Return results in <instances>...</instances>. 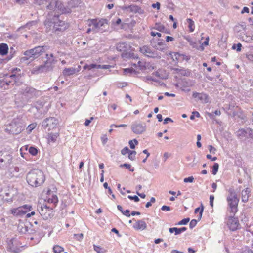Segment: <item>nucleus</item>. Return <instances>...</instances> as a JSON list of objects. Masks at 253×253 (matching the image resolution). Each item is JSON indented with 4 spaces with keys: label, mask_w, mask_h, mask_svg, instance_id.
Segmentation results:
<instances>
[{
    "label": "nucleus",
    "mask_w": 253,
    "mask_h": 253,
    "mask_svg": "<svg viewBox=\"0 0 253 253\" xmlns=\"http://www.w3.org/2000/svg\"><path fill=\"white\" fill-rule=\"evenodd\" d=\"M45 26L48 32H52L63 31L68 27L67 24L61 19L59 15H54L52 13L48 14L45 21Z\"/></svg>",
    "instance_id": "nucleus-1"
},
{
    "label": "nucleus",
    "mask_w": 253,
    "mask_h": 253,
    "mask_svg": "<svg viewBox=\"0 0 253 253\" xmlns=\"http://www.w3.org/2000/svg\"><path fill=\"white\" fill-rule=\"evenodd\" d=\"M45 178L43 173L40 170L35 169L29 171L26 176L27 183L33 187H37L42 185Z\"/></svg>",
    "instance_id": "nucleus-2"
},
{
    "label": "nucleus",
    "mask_w": 253,
    "mask_h": 253,
    "mask_svg": "<svg viewBox=\"0 0 253 253\" xmlns=\"http://www.w3.org/2000/svg\"><path fill=\"white\" fill-rule=\"evenodd\" d=\"M48 46H38L34 48L25 51L23 57L21 58L22 61L30 60L32 61L39 57L41 55L49 50Z\"/></svg>",
    "instance_id": "nucleus-3"
},
{
    "label": "nucleus",
    "mask_w": 253,
    "mask_h": 253,
    "mask_svg": "<svg viewBox=\"0 0 253 253\" xmlns=\"http://www.w3.org/2000/svg\"><path fill=\"white\" fill-rule=\"evenodd\" d=\"M46 60L44 64L40 66H36L32 70L33 74H39L51 71L53 70L54 65L56 63V60L54 58L51 59L49 57V54H46Z\"/></svg>",
    "instance_id": "nucleus-4"
},
{
    "label": "nucleus",
    "mask_w": 253,
    "mask_h": 253,
    "mask_svg": "<svg viewBox=\"0 0 253 253\" xmlns=\"http://www.w3.org/2000/svg\"><path fill=\"white\" fill-rule=\"evenodd\" d=\"M24 121L20 117L14 118L6 126L5 131L12 134H18L23 130L25 126Z\"/></svg>",
    "instance_id": "nucleus-5"
},
{
    "label": "nucleus",
    "mask_w": 253,
    "mask_h": 253,
    "mask_svg": "<svg viewBox=\"0 0 253 253\" xmlns=\"http://www.w3.org/2000/svg\"><path fill=\"white\" fill-rule=\"evenodd\" d=\"M229 192V194L227 197V200L230 209V212L234 215L237 211V206L239 200L233 188H230Z\"/></svg>",
    "instance_id": "nucleus-6"
},
{
    "label": "nucleus",
    "mask_w": 253,
    "mask_h": 253,
    "mask_svg": "<svg viewBox=\"0 0 253 253\" xmlns=\"http://www.w3.org/2000/svg\"><path fill=\"white\" fill-rule=\"evenodd\" d=\"M107 24V20L105 19H92L89 23V26H92V31L95 32H102Z\"/></svg>",
    "instance_id": "nucleus-7"
},
{
    "label": "nucleus",
    "mask_w": 253,
    "mask_h": 253,
    "mask_svg": "<svg viewBox=\"0 0 253 253\" xmlns=\"http://www.w3.org/2000/svg\"><path fill=\"white\" fill-rule=\"evenodd\" d=\"M47 7L48 9L58 10L61 13H70L71 12V10L69 8H65L61 1L59 0H52Z\"/></svg>",
    "instance_id": "nucleus-8"
},
{
    "label": "nucleus",
    "mask_w": 253,
    "mask_h": 253,
    "mask_svg": "<svg viewBox=\"0 0 253 253\" xmlns=\"http://www.w3.org/2000/svg\"><path fill=\"white\" fill-rule=\"evenodd\" d=\"M32 206L29 205H24L17 208H13L10 210L11 213L16 216H22L25 214L28 211H30Z\"/></svg>",
    "instance_id": "nucleus-9"
},
{
    "label": "nucleus",
    "mask_w": 253,
    "mask_h": 253,
    "mask_svg": "<svg viewBox=\"0 0 253 253\" xmlns=\"http://www.w3.org/2000/svg\"><path fill=\"white\" fill-rule=\"evenodd\" d=\"M140 51L145 56L150 58L160 59L161 57L160 54L154 51L150 46L144 45L140 48Z\"/></svg>",
    "instance_id": "nucleus-10"
},
{
    "label": "nucleus",
    "mask_w": 253,
    "mask_h": 253,
    "mask_svg": "<svg viewBox=\"0 0 253 253\" xmlns=\"http://www.w3.org/2000/svg\"><path fill=\"white\" fill-rule=\"evenodd\" d=\"M12 157L9 154L0 156V169H6L12 163Z\"/></svg>",
    "instance_id": "nucleus-11"
},
{
    "label": "nucleus",
    "mask_w": 253,
    "mask_h": 253,
    "mask_svg": "<svg viewBox=\"0 0 253 253\" xmlns=\"http://www.w3.org/2000/svg\"><path fill=\"white\" fill-rule=\"evenodd\" d=\"M58 123V121L57 119L54 117H50L43 121L42 126L45 129L50 130L56 128Z\"/></svg>",
    "instance_id": "nucleus-12"
},
{
    "label": "nucleus",
    "mask_w": 253,
    "mask_h": 253,
    "mask_svg": "<svg viewBox=\"0 0 253 253\" xmlns=\"http://www.w3.org/2000/svg\"><path fill=\"white\" fill-rule=\"evenodd\" d=\"M226 225L229 229L232 231L237 230L239 228L240 226L238 219L232 216L228 217L226 221Z\"/></svg>",
    "instance_id": "nucleus-13"
},
{
    "label": "nucleus",
    "mask_w": 253,
    "mask_h": 253,
    "mask_svg": "<svg viewBox=\"0 0 253 253\" xmlns=\"http://www.w3.org/2000/svg\"><path fill=\"white\" fill-rule=\"evenodd\" d=\"M131 130L136 134H142L146 130V125L145 123L135 122L131 125Z\"/></svg>",
    "instance_id": "nucleus-14"
},
{
    "label": "nucleus",
    "mask_w": 253,
    "mask_h": 253,
    "mask_svg": "<svg viewBox=\"0 0 253 253\" xmlns=\"http://www.w3.org/2000/svg\"><path fill=\"white\" fill-rule=\"evenodd\" d=\"M7 243L8 250L15 253H18L20 252V248L17 247L18 241L15 238L7 240Z\"/></svg>",
    "instance_id": "nucleus-15"
},
{
    "label": "nucleus",
    "mask_w": 253,
    "mask_h": 253,
    "mask_svg": "<svg viewBox=\"0 0 253 253\" xmlns=\"http://www.w3.org/2000/svg\"><path fill=\"white\" fill-rule=\"evenodd\" d=\"M22 92L27 97L31 98L37 96L39 91L33 87L25 86L22 88Z\"/></svg>",
    "instance_id": "nucleus-16"
},
{
    "label": "nucleus",
    "mask_w": 253,
    "mask_h": 253,
    "mask_svg": "<svg viewBox=\"0 0 253 253\" xmlns=\"http://www.w3.org/2000/svg\"><path fill=\"white\" fill-rule=\"evenodd\" d=\"M192 97L196 99V101H200L202 103H206L209 101L208 95L204 93L194 92Z\"/></svg>",
    "instance_id": "nucleus-17"
},
{
    "label": "nucleus",
    "mask_w": 253,
    "mask_h": 253,
    "mask_svg": "<svg viewBox=\"0 0 253 253\" xmlns=\"http://www.w3.org/2000/svg\"><path fill=\"white\" fill-rule=\"evenodd\" d=\"M21 75V70L17 68H13L11 71V75H10V78L13 79L14 83L16 82V80H18L20 78Z\"/></svg>",
    "instance_id": "nucleus-18"
},
{
    "label": "nucleus",
    "mask_w": 253,
    "mask_h": 253,
    "mask_svg": "<svg viewBox=\"0 0 253 253\" xmlns=\"http://www.w3.org/2000/svg\"><path fill=\"white\" fill-rule=\"evenodd\" d=\"M133 227L136 230H143L146 229L147 224L144 221L139 220L133 224Z\"/></svg>",
    "instance_id": "nucleus-19"
},
{
    "label": "nucleus",
    "mask_w": 253,
    "mask_h": 253,
    "mask_svg": "<svg viewBox=\"0 0 253 253\" xmlns=\"http://www.w3.org/2000/svg\"><path fill=\"white\" fill-rule=\"evenodd\" d=\"M50 208L49 207L46 205H44V206L41 207L40 209L39 210V212L40 214L44 217V218H47L48 216L49 215V213L47 214V211H50Z\"/></svg>",
    "instance_id": "nucleus-20"
},
{
    "label": "nucleus",
    "mask_w": 253,
    "mask_h": 253,
    "mask_svg": "<svg viewBox=\"0 0 253 253\" xmlns=\"http://www.w3.org/2000/svg\"><path fill=\"white\" fill-rule=\"evenodd\" d=\"M153 29L161 32L165 33L166 34H170L169 30L166 28L163 25L160 23H156Z\"/></svg>",
    "instance_id": "nucleus-21"
},
{
    "label": "nucleus",
    "mask_w": 253,
    "mask_h": 253,
    "mask_svg": "<svg viewBox=\"0 0 253 253\" xmlns=\"http://www.w3.org/2000/svg\"><path fill=\"white\" fill-rule=\"evenodd\" d=\"M50 190H48L47 193V194L49 195V197L47 199V202L49 203L53 204L55 206L58 202V197L56 195H52L51 196H50Z\"/></svg>",
    "instance_id": "nucleus-22"
},
{
    "label": "nucleus",
    "mask_w": 253,
    "mask_h": 253,
    "mask_svg": "<svg viewBox=\"0 0 253 253\" xmlns=\"http://www.w3.org/2000/svg\"><path fill=\"white\" fill-rule=\"evenodd\" d=\"M251 191L248 188H246L242 191V201L243 202H247L248 201L249 195Z\"/></svg>",
    "instance_id": "nucleus-23"
},
{
    "label": "nucleus",
    "mask_w": 253,
    "mask_h": 253,
    "mask_svg": "<svg viewBox=\"0 0 253 253\" xmlns=\"http://www.w3.org/2000/svg\"><path fill=\"white\" fill-rule=\"evenodd\" d=\"M126 44L125 43H119L117 45L116 49L118 51L123 52V53L122 54V56L124 57H127V56L126 55V54L124 52L126 51Z\"/></svg>",
    "instance_id": "nucleus-24"
},
{
    "label": "nucleus",
    "mask_w": 253,
    "mask_h": 253,
    "mask_svg": "<svg viewBox=\"0 0 253 253\" xmlns=\"http://www.w3.org/2000/svg\"><path fill=\"white\" fill-rule=\"evenodd\" d=\"M186 230V227H182L180 228H178L176 227L170 228H169V231L172 233L174 232L175 235H178L182 232H183Z\"/></svg>",
    "instance_id": "nucleus-25"
},
{
    "label": "nucleus",
    "mask_w": 253,
    "mask_h": 253,
    "mask_svg": "<svg viewBox=\"0 0 253 253\" xmlns=\"http://www.w3.org/2000/svg\"><path fill=\"white\" fill-rule=\"evenodd\" d=\"M8 50V47L6 44L1 43L0 44V54L1 55H6Z\"/></svg>",
    "instance_id": "nucleus-26"
},
{
    "label": "nucleus",
    "mask_w": 253,
    "mask_h": 253,
    "mask_svg": "<svg viewBox=\"0 0 253 253\" xmlns=\"http://www.w3.org/2000/svg\"><path fill=\"white\" fill-rule=\"evenodd\" d=\"M76 69L74 68H65L63 71V74L64 76H70L75 74Z\"/></svg>",
    "instance_id": "nucleus-27"
},
{
    "label": "nucleus",
    "mask_w": 253,
    "mask_h": 253,
    "mask_svg": "<svg viewBox=\"0 0 253 253\" xmlns=\"http://www.w3.org/2000/svg\"><path fill=\"white\" fill-rule=\"evenodd\" d=\"M236 133L238 137L242 139L247 137V131L246 129H240L237 131Z\"/></svg>",
    "instance_id": "nucleus-28"
},
{
    "label": "nucleus",
    "mask_w": 253,
    "mask_h": 253,
    "mask_svg": "<svg viewBox=\"0 0 253 253\" xmlns=\"http://www.w3.org/2000/svg\"><path fill=\"white\" fill-rule=\"evenodd\" d=\"M129 8L128 12H133V13H137L139 12V10H140V8L136 5L135 4H131L130 5H129Z\"/></svg>",
    "instance_id": "nucleus-29"
},
{
    "label": "nucleus",
    "mask_w": 253,
    "mask_h": 253,
    "mask_svg": "<svg viewBox=\"0 0 253 253\" xmlns=\"http://www.w3.org/2000/svg\"><path fill=\"white\" fill-rule=\"evenodd\" d=\"M59 134L58 133H50L48 135V141L51 142H55L58 138Z\"/></svg>",
    "instance_id": "nucleus-30"
},
{
    "label": "nucleus",
    "mask_w": 253,
    "mask_h": 253,
    "mask_svg": "<svg viewBox=\"0 0 253 253\" xmlns=\"http://www.w3.org/2000/svg\"><path fill=\"white\" fill-rule=\"evenodd\" d=\"M187 21L188 23V28H189L190 32H193L195 28V24L194 21L190 18H188L187 19Z\"/></svg>",
    "instance_id": "nucleus-31"
},
{
    "label": "nucleus",
    "mask_w": 253,
    "mask_h": 253,
    "mask_svg": "<svg viewBox=\"0 0 253 253\" xmlns=\"http://www.w3.org/2000/svg\"><path fill=\"white\" fill-rule=\"evenodd\" d=\"M54 253H60L64 251V248L59 245H55L53 248Z\"/></svg>",
    "instance_id": "nucleus-32"
},
{
    "label": "nucleus",
    "mask_w": 253,
    "mask_h": 253,
    "mask_svg": "<svg viewBox=\"0 0 253 253\" xmlns=\"http://www.w3.org/2000/svg\"><path fill=\"white\" fill-rule=\"evenodd\" d=\"M93 247L94 251L97 253H105L106 252V250L100 246L94 245Z\"/></svg>",
    "instance_id": "nucleus-33"
},
{
    "label": "nucleus",
    "mask_w": 253,
    "mask_h": 253,
    "mask_svg": "<svg viewBox=\"0 0 253 253\" xmlns=\"http://www.w3.org/2000/svg\"><path fill=\"white\" fill-rule=\"evenodd\" d=\"M243 41L247 42H252L253 41V39L252 36H248L246 34H244V35L242 37Z\"/></svg>",
    "instance_id": "nucleus-34"
},
{
    "label": "nucleus",
    "mask_w": 253,
    "mask_h": 253,
    "mask_svg": "<svg viewBox=\"0 0 253 253\" xmlns=\"http://www.w3.org/2000/svg\"><path fill=\"white\" fill-rule=\"evenodd\" d=\"M36 123H32L28 125L26 129L27 132L28 133H31L32 131L36 127Z\"/></svg>",
    "instance_id": "nucleus-35"
},
{
    "label": "nucleus",
    "mask_w": 253,
    "mask_h": 253,
    "mask_svg": "<svg viewBox=\"0 0 253 253\" xmlns=\"http://www.w3.org/2000/svg\"><path fill=\"white\" fill-rule=\"evenodd\" d=\"M128 158L133 161L135 159V156L136 154V152L135 151H131L128 153Z\"/></svg>",
    "instance_id": "nucleus-36"
},
{
    "label": "nucleus",
    "mask_w": 253,
    "mask_h": 253,
    "mask_svg": "<svg viewBox=\"0 0 253 253\" xmlns=\"http://www.w3.org/2000/svg\"><path fill=\"white\" fill-rule=\"evenodd\" d=\"M219 165L218 163H215L214 164L212 167V174L213 175H216L218 169Z\"/></svg>",
    "instance_id": "nucleus-37"
},
{
    "label": "nucleus",
    "mask_w": 253,
    "mask_h": 253,
    "mask_svg": "<svg viewBox=\"0 0 253 253\" xmlns=\"http://www.w3.org/2000/svg\"><path fill=\"white\" fill-rule=\"evenodd\" d=\"M138 143V141L136 139H134L133 140H130L129 142V144L130 146V147L131 149H134L135 147V145H137Z\"/></svg>",
    "instance_id": "nucleus-38"
},
{
    "label": "nucleus",
    "mask_w": 253,
    "mask_h": 253,
    "mask_svg": "<svg viewBox=\"0 0 253 253\" xmlns=\"http://www.w3.org/2000/svg\"><path fill=\"white\" fill-rule=\"evenodd\" d=\"M29 152L32 155L35 156L38 153V150L34 147H30L29 149Z\"/></svg>",
    "instance_id": "nucleus-39"
},
{
    "label": "nucleus",
    "mask_w": 253,
    "mask_h": 253,
    "mask_svg": "<svg viewBox=\"0 0 253 253\" xmlns=\"http://www.w3.org/2000/svg\"><path fill=\"white\" fill-rule=\"evenodd\" d=\"M98 66V65L94 64H92L90 65H85L84 67V69H91L95 68H97Z\"/></svg>",
    "instance_id": "nucleus-40"
},
{
    "label": "nucleus",
    "mask_w": 253,
    "mask_h": 253,
    "mask_svg": "<svg viewBox=\"0 0 253 253\" xmlns=\"http://www.w3.org/2000/svg\"><path fill=\"white\" fill-rule=\"evenodd\" d=\"M120 167H125V168H126V169H129V170H130V171H132H132H133L134 170V168H131V165H130V164H129L125 163V164H123V165H120Z\"/></svg>",
    "instance_id": "nucleus-41"
},
{
    "label": "nucleus",
    "mask_w": 253,
    "mask_h": 253,
    "mask_svg": "<svg viewBox=\"0 0 253 253\" xmlns=\"http://www.w3.org/2000/svg\"><path fill=\"white\" fill-rule=\"evenodd\" d=\"M190 220V219L189 218H184L183 219H182V220L180 221L178 223V225H186L188 223V222Z\"/></svg>",
    "instance_id": "nucleus-42"
},
{
    "label": "nucleus",
    "mask_w": 253,
    "mask_h": 253,
    "mask_svg": "<svg viewBox=\"0 0 253 253\" xmlns=\"http://www.w3.org/2000/svg\"><path fill=\"white\" fill-rule=\"evenodd\" d=\"M197 223V221L196 219H192L189 224V227L191 229L193 228L194 227L196 226Z\"/></svg>",
    "instance_id": "nucleus-43"
},
{
    "label": "nucleus",
    "mask_w": 253,
    "mask_h": 253,
    "mask_svg": "<svg viewBox=\"0 0 253 253\" xmlns=\"http://www.w3.org/2000/svg\"><path fill=\"white\" fill-rule=\"evenodd\" d=\"M180 74L183 76H188L190 74V72L188 70L182 68Z\"/></svg>",
    "instance_id": "nucleus-44"
},
{
    "label": "nucleus",
    "mask_w": 253,
    "mask_h": 253,
    "mask_svg": "<svg viewBox=\"0 0 253 253\" xmlns=\"http://www.w3.org/2000/svg\"><path fill=\"white\" fill-rule=\"evenodd\" d=\"M128 198L130 199V200H134L135 202H138L139 201L140 199L139 198H138V196H130V195H129L128 196Z\"/></svg>",
    "instance_id": "nucleus-45"
},
{
    "label": "nucleus",
    "mask_w": 253,
    "mask_h": 253,
    "mask_svg": "<svg viewBox=\"0 0 253 253\" xmlns=\"http://www.w3.org/2000/svg\"><path fill=\"white\" fill-rule=\"evenodd\" d=\"M130 151V150L128 149V148L127 147H126L121 150V154L122 155H125L127 153L128 154Z\"/></svg>",
    "instance_id": "nucleus-46"
},
{
    "label": "nucleus",
    "mask_w": 253,
    "mask_h": 253,
    "mask_svg": "<svg viewBox=\"0 0 253 253\" xmlns=\"http://www.w3.org/2000/svg\"><path fill=\"white\" fill-rule=\"evenodd\" d=\"M194 180V178L193 176H190L187 178H185L184 179V182H192Z\"/></svg>",
    "instance_id": "nucleus-47"
},
{
    "label": "nucleus",
    "mask_w": 253,
    "mask_h": 253,
    "mask_svg": "<svg viewBox=\"0 0 253 253\" xmlns=\"http://www.w3.org/2000/svg\"><path fill=\"white\" fill-rule=\"evenodd\" d=\"M110 67H111V66L108 65H98L97 68L98 69H109Z\"/></svg>",
    "instance_id": "nucleus-48"
},
{
    "label": "nucleus",
    "mask_w": 253,
    "mask_h": 253,
    "mask_svg": "<svg viewBox=\"0 0 253 253\" xmlns=\"http://www.w3.org/2000/svg\"><path fill=\"white\" fill-rule=\"evenodd\" d=\"M101 139L103 144H104V145L106 143V142H107V140H108L107 137L106 135H103L101 137Z\"/></svg>",
    "instance_id": "nucleus-49"
},
{
    "label": "nucleus",
    "mask_w": 253,
    "mask_h": 253,
    "mask_svg": "<svg viewBox=\"0 0 253 253\" xmlns=\"http://www.w3.org/2000/svg\"><path fill=\"white\" fill-rule=\"evenodd\" d=\"M37 24V22L36 21H31L29 23H28L26 25V27H29L30 28V27L33 26V25H36Z\"/></svg>",
    "instance_id": "nucleus-50"
},
{
    "label": "nucleus",
    "mask_w": 253,
    "mask_h": 253,
    "mask_svg": "<svg viewBox=\"0 0 253 253\" xmlns=\"http://www.w3.org/2000/svg\"><path fill=\"white\" fill-rule=\"evenodd\" d=\"M214 199V197L213 195H210V204L211 206V207H213V200Z\"/></svg>",
    "instance_id": "nucleus-51"
},
{
    "label": "nucleus",
    "mask_w": 253,
    "mask_h": 253,
    "mask_svg": "<svg viewBox=\"0 0 253 253\" xmlns=\"http://www.w3.org/2000/svg\"><path fill=\"white\" fill-rule=\"evenodd\" d=\"M126 124H121L120 125H116L112 124L110 126L111 127H114L116 128L120 127H126Z\"/></svg>",
    "instance_id": "nucleus-52"
},
{
    "label": "nucleus",
    "mask_w": 253,
    "mask_h": 253,
    "mask_svg": "<svg viewBox=\"0 0 253 253\" xmlns=\"http://www.w3.org/2000/svg\"><path fill=\"white\" fill-rule=\"evenodd\" d=\"M208 149H209V151L211 153H215V152L216 151V149L214 147H213L212 146L209 145L208 146Z\"/></svg>",
    "instance_id": "nucleus-53"
},
{
    "label": "nucleus",
    "mask_w": 253,
    "mask_h": 253,
    "mask_svg": "<svg viewBox=\"0 0 253 253\" xmlns=\"http://www.w3.org/2000/svg\"><path fill=\"white\" fill-rule=\"evenodd\" d=\"M94 118L93 117H91L89 119H86L85 122H84V125L85 126H89V124L90 123L91 121L93 120Z\"/></svg>",
    "instance_id": "nucleus-54"
},
{
    "label": "nucleus",
    "mask_w": 253,
    "mask_h": 253,
    "mask_svg": "<svg viewBox=\"0 0 253 253\" xmlns=\"http://www.w3.org/2000/svg\"><path fill=\"white\" fill-rule=\"evenodd\" d=\"M201 206H202V208H201V209L200 210L199 215H198V220H200L201 219V217H202V213H203V210H204V207H203L202 204H201Z\"/></svg>",
    "instance_id": "nucleus-55"
},
{
    "label": "nucleus",
    "mask_w": 253,
    "mask_h": 253,
    "mask_svg": "<svg viewBox=\"0 0 253 253\" xmlns=\"http://www.w3.org/2000/svg\"><path fill=\"white\" fill-rule=\"evenodd\" d=\"M247 58L251 61H253V51L247 55Z\"/></svg>",
    "instance_id": "nucleus-56"
},
{
    "label": "nucleus",
    "mask_w": 253,
    "mask_h": 253,
    "mask_svg": "<svg viewBox=\"0 0 253 253\" xmlns=\"http://www.w3.org/2000/svg\"><path fill=\"white\" fill-rule=\"evenodd\" d=\"M150 34L152 36H157L158 37H161V35H162L160 33L156 32H154V31L151 32Z\"/></svg>",
    "instance_id": "nucleus-57"
},
{
    "label": "nucleus",
    "mask_w": 253,
    "mask_h": 253,
    "mask_svg": "<svg viewBox=\"0 0 253 253\" xmlns=\"http://www.w3.org/2000/svg\"><path fill=\"white\" fill-rule=\"evenodd\" d=\"M122 213L127 217H129L130 216V211L129 210H126L125 211H123Z\"/></svg>",
    "instance_id": "nucleus-58"
},
{
    "label": "nucleus",
    "mask_w": 253,
    "mask_h": 253,
    "mask_svg": "<svg viewBox=\"0 0 253 253\" xmlns=\"http://www.w3.org/2000/svg\"><path fill=\"white\" fill-rule=\"evenodd\" d=\"M156 49L161 51H164L166 49V45H163L162 46H156Z\"/></svg>",
    "instance_id": "nucleus-59"
},
{
    "label": "nucleus",
    "mask_w": 253,
    "mask_h": 253,
    "mask_svg": "<svg viewBox=\"0 0 253 253\" xmlns=\"http://www.w3.org/2000/svg\"><path fill=\"white\" fill-rule=\"evenodd\" d=\"M206 157L207 159H210L212 161H215L217 160V158L216 157H212V156L210 154L207 155Z\"/></svg>",
    "instance_id": "nucleus-60"
},
{
    "label": "nucleus",
    "mask_w": 253,
    "mask_h": 253,
    "mask_svg": "<svg viewBox=\"0 0 253 253\" xmlns=\"http://www.w3.org/2000/svg\"><path fill=\"white\" fill-rule=\"evenodd\" d=\"M161 210L163 211H170V209L169 206L164 205L162 207Z\"/></svg>",
    "instance_id": "nucleus-61"
},
{
    "label": "nucleus",
    "mask_w": 253,
    "mask_h": 253,
    "mask_svg": "<svg viewBox=\"0 0 253 253\" xmlns=\"http://www.w3.org/2000/svg\"><path fill=\"white\" fill-rule=\"evenodd\" d=\"M74 236L76 237L78 240H81L83 238V234L82 233L74 234Z\"/></svg>",
    "instance_id": "nucleus-62"
},
{
    "label": "nucleus",
    "mask_w": 253,
    "mask_h": 253,
    "mask_svg": "<svg viewBox=\"0 0 253 253\" xmlns=\"http://www.w3.org/2000/svg\"><path fill=\"white\" fill-rule=\"evenodd\" d=\"M249 12V9L248 7H244L243 8V9H242V11H241V13L242 14H243L244 13H248Z\"/></svg>",
    "instance_id": "nucleus-63"
},
{
    "label": "nucleus",
    "mask_w": 253,
    "mask_h": 253,
    "mask_svg": "<svg viewBox=\"0 0 253 253\" xmlns=\"http://www.w3.org/2000/svg\"><path fill=\"white\" fill-rule=\"evenodd\" d=\"M152 7L153 8H157L158 9H159L160 7V4L159 2H157L156 3L153 4Z\"/></svg>",
    "instance_id": "nucleus-64"
}]
</instances>
